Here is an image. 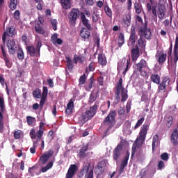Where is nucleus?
I'll use <instances>...</instances> for the list:
<instances>
[{"instance_id":"nucleus-1","label":"nucleus","mask_w":178,"mask_h":178,"mask_svg":"<svg viewBox=\"0 0 178 178\" xmlns=\"http://www.w3.org/2000/svg\"><path fill=\"white\" fill-rule=\"evenodd\" d=\"M115 97V104L120 102V95H121V102H126L129 99V95H127V90L123 87V79L120 78L118 82L116 83L114 88Z\"/></svg>"},{"instance_id":"nucleus-2","label":"nucleus","mask_w":178,"mask_h":178,"mask_svg":"<svg viewBox=\"0 0 178 178\" xmlns=\"http://www.w3.org/2000/svg\"><path fill=\"white\" fill-rule=\"evenodd\" d=\"M149 127V125H148V124H145L143 125V127L139 133V137L136 138L135 143L133 144L131 150V158H133V156H134V155L136 154V151L137 148L143 147V144L145 143V138L147 137Z\"/></svg>"},{"instance_id":"nucleus-3","label":"nucleus","mask_w":178,"mask_h":178,"mask_svg":"<svg viewBox=\"0 0 178 178\" xmlns=\"http://www.w3.org/2000/svg\"><path fill=\"white\" fill-rule=\"evenodd\" d=\"M138 34L140 35V38L138 40V45L140 48H144L145 47V39L151 40V37L152 33H151V29L147 27V23L145 22L143 26H141L138 29Z\"/></svg>"},{"instance_id":"nucleus-4","label":"nucleus","mask_w":178,"mask_h":178,"mask_svg":"<svg viewBox=\"0 0 178 178\" xmlns=\"http://www.w3.org/2000/svg\"><path fill=\"white\" fill-rule=\"evenodd\" d=\"M98 109V105L95 104L94 106H91L88 110H87L85 113H82V115L79 118V120L84 124L86 122H88L90 119L94 118L95 116V113H97V110Z\"/></svg>"},{"instance_id":"nucleus-5","label":"nucleus","mask_w":178,"mask_h":178,"mask_svg":"<svg viewBox=\"0 0 178 178\" xmlns=\"http://www.w3.org/2000/svg\"><path fill=\"white\" fill-rule=\"evenodd\" d=\"M115 118H116V111H113L106 116L103 121V126H108L107 130L105 131V136L108 134V131L115 126Z\"/></svg>"},{"instance_id":"nucleus-6","label":"nucleus","mask_w":178,"mask_h":178,"mask_svg":"<svg viewBox=\"0 0 178 178\" xmlns=\"http://www.w3.org/2000/svg\"><path fill=\"white\" fill-rule=\"evenodd\" d=\"M90 166H91L90 163H84L82 169L79 174V177H83L86 175V178H94V170H90Z\"/></svg>"},{"instance_id":"nucleus-7","label":"nucleus","mask_w":178,"mask_h":178,"mask_svg":"<svg viewBox=\"0 0 178 178\" xmlns=\"http://www.w3.org/2000/svg\"><path fill=\"white\" fill-rule=\"evenodd\" d=\"M148 68V63L144 59L140 60V62L135 65L134 68L137 72H140V76L145 77L147 76V72H144L143 69Z\"/></svg>"},{"instance_id":"nucleus-8","label":"nucleus","mask_w":178,"mask_h":178,"mask_svg":"<svg viewBox=\"0 0 178 178\" xmlns=\"http://www.w3.org/2000/svg\"><path fill=\"white\" fill-rule=\"evenodd\" d=\"M123 155V144L119 143L113 151V159L115 162H119Z\"/></svg>"},{"instance_id":"nucleus-9","label":"nucleus","mask_w":178,"mask_h":178,"mask_svg":"<svg viewBox=\"0 0 178 178\" xmlns=\"http://www.w3.org/2000/svg\"><path fill=\"white\" fill-rule=\"evenodd\" d=\"M78 17H80V10L79 8H72L68 15L69 22L72 26L76 24Z\"/></svg>"},{"instance_id":"nucleus-10","label":"nucleus","mask_w":178,"mask_h":178,"mask_svg":"<svg viewBox=\"0 0 178 178\" xmlns=\"http://www.w3.org/2000/svg\"><path fill=\"white\" fill-rule=\"evenodd\" d=\"M0 133H3V112H5V99L3 97H0Z\"/></svg>"},{"instance_id":"nucleus-11","label":"nucleus","mask_w":178,"mask_h":178,"mask_svg":"<svg viewBox=\"0 0 178 178\" xmlns=\"http://www.w3.org/2000/svg\"><path fill=\"white\" fill-rule=\"evenodd\" d=\"M29 136L31 138V140H35L33 143H36V146L38 145V143L41 141V138H42V136H44V134L40 131V132L35 131L34 128L31 129L29 133Z\"/></svg>"},{"instance_id":"nucleus-12","label":"nucleus","mask_w":178,"mask_h":178,"mask_svg":"<svg viewBox=\"0 0 178 178\" xmlns=\"http://www.w3.org/2000/svg\"><path fill=\"white\" fill-rule=\"evenodd\" d=\"M177 60H178V36L175 38V44L174 46V58H173V62L171 65L172 67L175 70H176V67H177Z\"/></svg>"},{"instance_id":"nucleus-13","label":"nucleus","mask_w":178,"mask_h":178,"mask_svg":"<svg viewBox=\"0 0 178 178\" xmlns=\"http://www.w3.org/2000/svg\"><path fill=\"white\" fill-rule=\"evenodd\" d=\"M156 59L159 65H163L166 62V58H168V54L164 53L163 51L158 50L156 54Z\"/></svg>"},{"instance_id":"nucleus-14","label":"nucleus","mask_w":178,"mask_h":178,"mask_svg":"<svg viewBox=\"0 0 178 178\" xmlns=\"http://www.w3.org/2000/svg\"><path fill=\"white\" fill-rule=\"evenodd\" d=\"M7 48L10 55H15L17 51V44L15 40H9L7 41Z\"/></svg>"},{"instance_id":"nucleus-15","label":"nucleus","mask_w":178,"mask_h":178,"mask_svg":"<svg viewBox=\"0 0 178 178\" xmlns=\"http://www.w3.org/2000/svg\"><path fill=\"white\" fill-rule=\"evenodd\" d=\"M135 44H136V27L134 26H131L130 36L128 40V47L133 48V47H134Z\"/></svg>"},{"instance_id":"nucleus-16","label":"nucleus","mask_w":178,"mask_h":178,"mask_svg":"<svg viewBox=\"0 0 178 178\" xmlns=\"http://www.w3.org/2000/svg\"><path fill=\"white\" fill-rule=\"evenodd\" d=\"M80 36L83 41H90V38H91V32L86 28H82L80 31Z\"/></svg>"},{"instance_id":"nucleus-17","label":"nucleus","mask_w":178,"mask_h":178,"mask_svg":"<svg viewBox=\"0 0 178 178\" xmlns=\"http://www.w3.org/2000/svg\"><path fill=\"white\" fill-rule=\"evenodd\" d=\"M26 51L29 54L30 56L40 58V53L33 45L26 47Z\"/></svg>"},{"instance_id":"nucleus-18","label":"nucleus","mask_w":178,"mask_h":178,"mask_svg":"<svg viewBox=\"0 0 178 178\" xmlns=\"http://www.w3.org/2000/svg\"><path fill=\"white\" fill-rule=\"evenodd\" d=\"M47 95H48V87L43 86L42 97H41V99L40 102V106L41 108H42L44 106V104H45V101H47Z\"/></svg>"},{"instance_id":"nucleus-19","label":"nucleus","mask_w":178,"mask_h":178,"mask_svg":"<svg viewBox=\"0 0 178 178\" xmlns=\"http://www.w3.org/2000/svg\"><path fill=\"white\" fill-rule=\"evenodd\" d=\"M129 158H130V153L127 152V154L124 156L123 160L121 162L120 167V173H123L124 170V168L127 166V163L129 162Z\"/></svg>"},{"instance_id":"nucleus-20","label":"nucleus","mask_w":178,"mask_h":178,"mask_svg":"<svg viewBox=\"0 0 178 178\" xmlns=\"http://www.w3.org/2000/svg\"><path fill=\"white\" fill-rule=\"evenodd\" d=\"M76 170L77 165L75 164H71L66 174L65 178H73V176H74V173H76Z\"/></svg>"},{"instance_id":"nucleus-21","label":"nucleus","mask_w":178,"mask_h":178,"mask_svg":"<svg viewBox=\"0 0 178 178\" xmlns=\"http://www.w3.org/2000/svg\"><path fill=\"white\" fill-rule=\"evenodd\" d=\"M54 155V151L49 150L47 154H43L40 157V161H41L42 165H45L48 162V159Z\"/></svg>"},{"instance_id":"nucleus-22","label":"nucleus","mask_w":178,"mask_h":178,"mask_svg":"<svg viewBox=\"0 0 178 178\" xmlns=\"http://www.w3.org/2000/svg\"><path fill=\"white\" fill-rule=\"evenodd\" d=\"M170 141L173 145H178V131L177 129L173 130L170 136Z\"/></svg>"},{"instance_id":"nucleus-23","label":"nucleus","mask_w":178,"mask_h":178,"mask_svg":"<svg viewBox=\"0 0 178 178\" xmlns=\"http://www.w3.org/2000/svg\"><path fill=\"white\" fill-rule=\"evenodd\" d=\"M15 34V29L13 27H10L6 29V32H4L3 36H2V40L3 42L5 43L6 41V35H8V37H13Z\"/></svg>"},{"instance_id":"nucleus-24","label":"nucleus","mask_w":178,"mask_h":178,"mask_svg":"<svg viewBox=\"0 0 178 178\" xmlns=\"http://www.w3.org/2000/svg\"><path fill=\"white\" fill-rule=\"evenodd\" d=\"M73 109H74V102L73 99H71L67 104L65 113L67 115H72L73 113Z\"/></svg>"},{"instance_id":"nucleus-25","label":"nucleus","mask_w":178,"mask_h":178,"mask_svg":"<svg viewBox=\"0 0 178 178\" xmlns=\"http://www.w3.org/2000/svg\"><path fill=\"white\" fill-rule=\"evenodd\" d=\"M140 56V49H138V46H136V48L131 49V58L134 62H136L138 57Z\"/></svg>"},{"instance_id":"nucleus-26","label":"nucleus","mask_w":178,"mask_h":178,"mask_svg":"<svg viewBox=\"0 0 178 178\" xmlns=\"http://www.w3.org/2000/svg\"><path fill=\"white\" fill-rule=\"evenodd\" d=\"M87 151H88V145L82 146L78 153V156L79 158H86L87 156V154L86 153Z\"/></svg>"},{"instance_id":"nucleus-27","label":"nucleus","mask_w":178,"mask_h":178,"mask_svg":"<svg viewBox=\"0 0 178 178\" xmlns=\"http://www.w3.org/2000/svg\"><path fill=\"white\" fill-rule=\"evenodd\" d=\"M122 23L124 27H130L131 24V15L130 14H127L122 19Z\"/></svg>"},{"instance_id":"nucleus-28","label":"nucleus","mask_w":178,"mask_h":178,"mask_svg":"<svg viewBox=\"0 0 178 178\" xmlns=\"http://www.w3.org/2000/svg\"><path fill=\"white\" fill-rule=\"evenodd\" d=\"M166 10V8H165V6H159L158 9V17L160 20H162L163 17H165V11Z\"/></svg>"},{"instance_id":"nucleus-29","label":"nucleus","mask_w":178,"mask_h":178,"mask_svg":"<svg viewBox=\"0 0 178 178\" xmlns=\"http://www.w3.org/2000/svg\"><path fill=\"white\" fill-rule=\"evenodd\" d=\"M97 59L98 63H99L101 66H106V63H108V61L106 60V57H105V55L99 54L98 55Z\"/></svg>"},{"instance_id":"nucleus-30","label":"nucleus","mask_w":178,"mask_h":178,"mask_svg":"<svg viewBox=\"0 0 178 178\" xmlns=\"http://www.w3.org/2000/svg\"><path fill=\"white\" fill-rule=\"evenodd\" d=\"M60 3L63 9H65V10L70 9L72 7V3L70 2V0H60Z\"/></svg>"},{"instance_id":"nucleus-31","label":"nucleus","mask_w":178,"mask_h":178,"mask_svg":"<svg viewBox=\"0 0 178 178\" xmlns=\"http://www.w3.org/2000/svg\"><path fill=\"white\" fill-rule=\"evenodd\" d=\"M150 80L154 84H161V76L158 74H152L150 76Z\"/></svg>"},{"instance_id":"nucleus-32","label":"nucleus","mask_w":178,"mask_h":178,"mask_svg":"<svg viewBox=\"0 0 178 178\" xmlns=\"http://www.w3.org/2000/svg\"><path fill=\"white\" fill-rule=\"evenodd\" d=\"M73 60L74 63L77 65V63H83L84 60H86V57L74 54Z\"/></svg>"},{"instance_id":"nucleus-33","label":"nucleus","mask_w":178,"mask_h":178,"mask_svg":"<svg viewBox=\"0 0 178 178\" xmlns=\"http://www.w3.org/2000/svg\"><path fill=\"white\" fill-rule=\"evenodd\" d=\"M35 30L38 34H42V35H48V32L42 29V26L41 25H36L35 26Z\"/></svg>"},{"instance_id":"nucleus-34","label":"nucleus","mask_w":178,"mask_h":178,"mask_svg":"<svg viewBox=\"0 0 178 178\" xmlns=\"http://www.w3.org/2000/svg\"><path fill=\"white\" fill-rule=\"evenodd\" d=\"M134 9L136 13H137V15H140L141 14V12H143V5H141L139 1H135Z\"/></svg>"},{"instance_id":"nucleus-35","label":"nucleus","mask_w":178,"mask_h":178,"mask_svg":"<svg viewBox=\"0 0 178 178\" xmlns=\"http://www.w3.org/2000/svg\"><path fill=\"white\" fill-rule=\"evenodd\" d=\"M123 44H124V35L122 33H120L118 38V45L119 48H122Z\"/></svg>"},{"instance_id":"nucleus-36","label":"nucleus","mask_w":178,"mask_h":178,"mask_svg":"<svg viewBox=\"0 0 178 178\" xmlns=\"http://www.w3.org/2000/svg\"><path fill=\"white\" fill-rule=\"evenodd\" d=\"M37 170H38V166L37 165H33L32 167H29L28 172L29 173H30L31 175H32V176H34V175H40V172H37Z\"/></svg>"},{"instance_id":"nucleus-37","label":"nucleus","mask_w":178,"mask_h":178,"mask_svg":"<svg viewBox=\"0 0 178 178\" xmlns=\"http://www.w3.org/2000/svg\"><path fill=\"white\" fill-rule=\"evenodd\" d=\"M159 143V136L158 134H156L153 136L152 138V150L155 149L156 145H158V143Z\"/></svg>"},{"instance_id":"nucleus-38","label":"nucleus","mask_w":178,"mask_h":178,"mask_svg":"<svg viewBox=\"0 0 178 178\" xmlns=\"http://www.w3.org/2000/svg\"><path fill=\"white\" fill-rule=\"evenodd\" d=\"M65 59L67 60V67L68 68V70H73V61H72V58L70 57L67 56L65 57Z\"/></svg>"},{"instance_id":"nucleus-39","label":"nucleus","mask_w":178,"mask_h":178,"mask_svg":"<svg viewBox=\"0 0 178 178\" xmlns=\"http://www.w3.org/2000/svg\"><path fill=\"white\" fill-rule=\"evenodd\" d=\"M92 84H94V76H92L89 79V83L87 86H85V88L86 91H90L91 88H92Z\"/></svg>"},{"instance_id":"nucleus-40","label":"nucleus","mask_w":178,"mask_h":178,"mask_svg":"<svg viewBox=\"0 0 178 178\" xmlns=\"http://www.w3.org/2000/svg\"><path fill=\"white\" fill-rule=\"evenodd\" d=\"M26 122L28 123L29 126H34V124L35 123V118L27 116Z\"/></svg>"},{"instance_id":"nucleus-41","label":"nucleus","mask_w":178,"mask_h":178,"mask_svg":"<svg viewBox=\"0 0 178 178\" xmlns=\"http://www.w3.org/2000/svg\"><path fill=\"white\" fill-rule=\"evenodd\" d=\"M52 166H54V162L51 161L45 167L42 168L40 171L42 172V173H45V172L49 170V169H51Z\"/></svg>"},{"instance_id":"nucleus-42","label":"nucleus","mask_w":178,"mask_h":178,"mask_svg":"<svg viewBox=\"0 0 178 178\" xmlns=\"http://www.w3.org/2000/svg\"><path fill=\"white\" fill-rule=\"evenodd\" d=\"M101 19V17L99 16V13L98 11H94L92 13V22L94 23H97L98 20Z\"/></svg>"},{"instance_id":"nucleus-43","label":"nucleus","mask_w":178,"mask_h":178,"mask_svg":"<svg viewBox=\"0 0 178 178\" xmlns=\"http://www.w3.org/2000/svg\"><path fill=\"white\" fill-rule=\"evenodd\" d=\"M3 59L6 63V66L8 68L10 69V67H12V62L10 61V60H9V58H8V56L6 57H3Z\"/></svg>"},{"instance_id":"nucleus-44","label":"nucleus","mask_w":178,"mask_h":178,"mask_svg":"<svg viewBox=\"0 0 178 178\" xmlns=\"http://www.w3.org/2000/svg\"><path fill=\"white\" fill-rule=\"evenodd\" d=\"M82 23L83 26H85V27H86V29L89 30V31H91L92 30V27H91V24H90V22H88V19H84L83 21H82Z\"/></svg>"},{"instance_id":"nucleus-45","label":"nucleus","mask_w":178,"mask_h":178,"mask_svg":"<svg viewBox=\"0 0 178 178\" xmlns=\"http://www.w3.org/2000/svg\"><path fill=\"white\" fill-rule=\"evenodd\" d=\"M144 120H145V118H144V117H142L140 119H139L136 125L134 126V129L136 130V129H138V127H140V126H141V124H143V123H144Z\"/></svg>"},{"instance_id":"nucleus-46","label":"nucleus","mask_w":178,"mask_h":178,"mask_svg":"<svg viewBox=\"0 0 178 178\" xmlns=\"http://www.w3.org/2000/svg\"><path fill=\"white\" fill-rule=\"evenodd\" d=\"M104 12L108 17H112V10L109 8V6H106L104 7Z\"/></svg>"},{"instance_id":"nucleus-47","label":"nucleus","mask_w":178,"mask_h":178,"mask_svg":"<svg viewBox=\"0 0 178 178\" xmlns=\"http://www.w3.org/2000/svg\"><path fill=\"white\" fill-rule=\"evenodd\" d=\"M33 97L37 99L41 98V92L40 91V89H35L33 92Z\"/></svg>"},{"instance_id":"nucleus-48","label":"nucleus","mask_w":178,"mask_h":178,"mask_svg":"<svg viewBox=\"0 0 178 178\" xmlns=\"http://www.w3.org/2000/svg\"><path fill=\"white\" fill-rule=\"evenodd\" d=\"M86 79L87 78L86 77V74H83L82 76H81L79 79V86L86 84Z\"/></svg>"},{"instance_id":"nucleus-49","label":"nucleus","mask_w":178,"mask_h":178,"mask_svg":"<svg viewBox=\"0 0 178 178\" xmlns=\"http://www.w3.org/2000/svg\"><path fill=\"white\" fill-rule=\"evenodd\" d=\"M166 83L169 86V84L170 83V79L168 76H165L163 78L161 84H163V86H165L166 87Z\"/></svg>"},{"instance_id":"nucleus-50","label":"nucleus","mask_w":178,"mask_h":178,"mask_svg":"<svg viewBox=\"0 0 178 178\" xmlns=\"http://www.w3.org/2000/svg\"><path fill=\"white\" fill-rule=\"evenodd\" d=\"M172 124H173V117L169 116L167 118V127H172Z\"/></svg>"},{"instance_id":"nucleus-51","label":"nucleus","mask_w":178,"mask_h":178,"mask_svg":"<svg viewBox=\"0 0 178 178\" xmlns=\"http://www.w3.org/2000/svg\"><path fill=\"white\" fill-rule=\"evenodd\" d=\"M164 168H165V163L163 162V161L162 160L159 161L157 164L158 170H162V169H164Z\"/></svg>"},{"instance_id":"nucleus-52","label":"nucleus","mask_w":178,"mask_h":178,"mask_svg":"<svg viewBox=\"0 0 178 178\" xmlns=\"http://www.w3.org/2000/svg\"><path fill=\"white\" fill-rule=\"evenodd\" d=\"M95 101H97V95H95V94L94 93H91L90 95L88 102L92 104V102H95Z\"/></svg>"},{"instance_id":"nucleus-53","label":"nucleus","mask_w":178,"mask_h":178,"mask_svg":"<svg viewBox=\"0 0 178 178\" xmlns=\"http://www.w3.org/2000/svg\"><path fill=\"white\" fill-rule=\"evenodd\" d=\"M161 159H162V161L168 162V161H169V154H168V153H163L161 155Z\"/></svg>"},{"instance_id":"nucleus-54","label":"nucleus","mask_w":178,"mask_h":178,"mask_svg":"<svg viewBox=\"0 0 178 178\" xmlns=\"http://www.w3.org/2000/svg\"><path fill=\"white\" fill-rule=\"evenodd\" d=\"M57 23H58V22L56 21V19L51 20V24L52 29H53V30H54V31H56V30H57V27H56Z\"/></svg>"},{"instance_id":"nucleus-55","label":"nucleus","mask_w":178,"mask_h":178,"mask_svg":"<svg viewBox=\"0 0 178 178\" xmlns=\"http://www.w3.org/2000/svg\"><path fill=\"white\" fill-rule=\"evenodd\" d=\"M17 58L21 60L24 59V53L22 49H20L19 52L17 53Z\"/></svg>"},{"instance_id":"nucleus-56","label":"nucleus","mask_w":178,"mask_h":178,"mask_svg":"<svg viewBox=\"0 0 178 178\" xmlns=\"http://www.w3.org/2000/svg\"><path fill=\"white\" fill-rule=\"evenodd\" d=\"M88 69L90 72H94L95 70V63H90L89 64Z\"/></svg>"},{"instance_id":"nucleus-57","label":"nucleus","mask_w":178,"mask_h":178,"mask_svg":"<svg viewBox=\"0 0 178 178\" xmlns=\"http://www.w3.org/2000/svg\"><path fill=\"white\" fill-rule=\"evenodd\" d=\"M44 126H45V123L40 122L39 125V130L37 131V133H40V131H41V133L44 134Z\"/></svg>"},{"instance_id":"nucleus-58","label":"nucleus","mask_w":178,"mask_h":178,"mask_svg":"<svg viewBox=\"0 0 178 178\" xmlns=\"http://www.w3.org/2000/svg\"><path fill=\"white\" fill-rule=\"evenodd\" d=\"M151 3H147L146 4V9L147 12H151L152 10V0H150Z\"/></svg>"},{"instance_id":"nucleus-59","label":"nucleus","mask_w":178,"mask_h":178,"mask_svg":"<svg viewBox=\"0 0 178 178\" xmlns=\"http://www.w3.org/2000/svg\"><path fill=\"white\" fill-rule=\"evenodd\" d=\"M1 52H2L3 58L8 56V55L6 54V50L5 49V45L1 44Z\"/></svg>"},{"instance_id":"nucleus-60","label":"nucleus","mask_w":178,"mask_h":178,"mask_svg":"<svg viewBox=\"0 0 178 178\" xmlns=\"http://www.w3.org/2000/svg\"><path fill=\"white\" fill-rule=\"evenodd\" d=\"M172 17H170V20L169 21V19H165L163 22V24L165 26V27H168L169 24H172Z\"/></svg>"},{"instance_id":"nucleus-61","label":"nucleus","mask_w":178,"mask_h":178,"mask_svg":"<svg viewBox=\"0 0 178 178\" xmlns=\"http://www.w3.org/2000/svg\"><path fill=\"white\" fill-rule=\"evenodd\" d=\"M14 17L16 20H19L20 19V11L19 10L15 11Z\"/></svg>"},{"instance_id":"nucleus-62","label":"nucleus","mask_w":178,"mask_h":178,"mask_svg":"<svg viewBox=\"0 0 178 178\" xmlns=\"http://www.w3.org/2000/svg\"><path fill=\"white\" fill-rule=\"evenodd\" d=\"M36 149H37V143H33V147L30 148L31 154H34L35 152Z\"/></svg>"},{"instance_id":"nucleus-63","label":"nucleus","mask_w":178,"mask_h":178,"mask_svg":"<svg viewBox=\"0 0 178 178\" xmlns=\"http://www.w3.org/2000/svg\"><path fill=\"white\" fill-rule=\"evenodd\" d=\"M41 47H42V43L41 42V41L38 40L36 43L35 49L38 51L39 53L40 51H41Z\"/></svg>"},{"instance_id":"nucleus-64","label":"nucleus","mask_w":178,"mask_h":178,"mask_svg":"<svg viewBox=\"0 0 178 178\" xmlns=\"http://www.w3.org/2000/svg\"><path fill=\"white\" fill-rule=\"evenodd\" d=\"M165 90H166V86L163 83H159V92H161V91H165Z\"/></svg>"}]
</instances>
